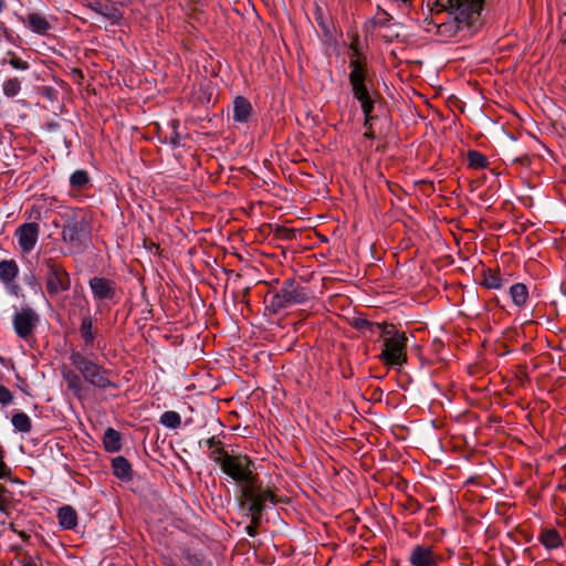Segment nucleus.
<instances>
[{
	"label": "nucleus",
	"mask_w": 566,
	"mask_h": 566,
	"mask_svg": "<svg viewBox=\"0 0 566 566\" xmlns=\"http://www.w3.org/2000/svg\"><path fill=\"white\" fill-rule=\"evenodd\" d=\"M484 0H429L422 29L442 42L461 40L482 27Z\"/></svg>",
	"instance_id": "obj_1"
},
{
	"label": "nucleus",
	"mask_w": 566,
	"mask_h": 566,
	"mask_svg": "<svg viewBox=\"0 0 566 566\" xmlns=\"http://www.w3.org/2000/svg\"><path fill=\"white\" fill-rule=\"evenodd\" d=\"M221 470L238 483L242 506L253 515V522L256 523L262 517L266 503H275V494L259 481L254 461L247 454H232L223 461Z\"/></svg>",
	"instance_id": "obj_2"
},
{
	"label": "nucleus",
	"mask_w": 566,
	"mask_h": 566,
	"mask_svg": "<svg viewBox=\"0 0 566 566\" xmlns=\"http://www.w3.org/2000/svg\"><path fill=\"white\" fill-rule=\"evenodd\" d=\"M349 84L354 97L359 102L361 111L364 113V126L366 132L364 137L368 139L374 138V132L369 125L373 118L371 113L374 111V99L367 86V70L365 63L358 57V50L353 49V53L349 56Z\"/></svg>",
	"instance_id": "obj_3"
},
{
	"label": "nucleus",
	"mask_w": 566,
	"mask_h": 566,
	"mask_svg": "<svg viewBox=\"0 0 566 566\" xmlns=\"http://www.w3.org/2000/svg\"><path fill=\"white\" fill-rule=\"evenodd\" d=\"M64 224L62 227L61 238L67 247V254L82 253L91 237V231L87 221L84 217L71 208H67L63 213Z\"/></svg>",
	"instance_id": "obj_4"
},
{
	"label": "nucleus",
	"mask_w": 566,
	"mask_h": 566,
	"mask_svg": "<svg viewBox=\"0 0 566 566\" xmlns=\"http://www.w3.org/2000/svg\"><path fill=\"white\" fill-rule=\"evenodd\" d=\"M384 338L379 359L388 367L402 366L407 361V336L392 325L382 328Z\"/></svg>",
	"instance_id": "obj_5"
},
{
	"label": "nucleus",
	"mask_w": 566,
	"mask_h": 566,
	"mask_svg": "<svg viewBox=\"0 0 566 566\" xmlns=\"http://www.w3.org/2000/svg\"><path fill=\"white\" fill-rule=\"evenodd\" d=\"M310 300V293L306 287L295 283L293 280H286L281 289L274 293L270 301L268 308L277 314L294 305H301Z\"/></svg>",
	"instance_id": "obj_6"
},
{
	"label": "nucleus",
	"mask_w": 566,
	"mask_h": 566,
	"mask_svg": "<svg viewBox=\"0 0 566 566\" xmlns=\"http://www.w3.org/2000/svg\"><path fill=\"white\" fill-rule=\"evenodd\" d=\"M70 361L91 385L98 388H108L114 386L108 378V371L94 360L85 357L81 352H72L70 355Z\"/></svg>",
	"instance_id": "obj_7"
},
{
	"label": "nucleus",
	"mask_w": 566,
	"mask_h": 566,
	"mask_svg": "<svg viewBox=\"0 0 566 566\" xmlns=\"http://www.w3.org/2000/svg\"><path fill=\"white\" fill-rule=\"evenodd\" d=\"M39 322V314L30 306L15 308L12 317L13 329L22 339H28L33 334Z\"/></svg>",
	"instance_id": "obj_8"
},
{
	"label": "nucleus",
	"mask_w": 566,
	"mask_h": 566,
	"mask_svg": "<svg viewBox=\"0 0 566 566\" xmlns=\"http://www.w3.org/2000/svg\"><path fill=\"white\" fill-rule=\"evenodd\" d=\"M40 227L35 222H25L19 226L14 232L19 249L22 253H30L39 240Z\"/></svg>",
	"instance_id": "obj_9"
},
{
	"label": "nucleus",
	"mask_w": 566,
	"mask_h": 566,
	"mask_svg": "<svg viewBox=\"0 0 566 566\" xmlns=\"http://www.w3.org/2000/svg\"><path fill=\"white\" fill-rule=\"evenodd\" d=\"M70 289V276L67 272L59 265L50 264L46 276V290L50 294H59Z\"/></svg>",
	"instance_id": "obj_10"
},
{
	"label": "nucleus",
	"mask_w": 566,
	"mask_h": 566,
	"mask_svg": "<svg viewBox=\"0 0 566 566\" xmlns=\"http://www.w3.org/2000/svg\"><path fill=\"white\" fill-rule=\"evenodd\" d=\"M88 285L97 303L112 301L116 295V283L113 280L94 276L88 281Z\"/></svg>",
	"instance_id": "obj_11"
},
{
	"label": "nucleus",
	"mask_w": 566,
	"mask_h": 566,
	"mask_svg": "<svg viewBox=\"0 0 566 566\" xmlns=\"http://www.w3.org/2000/svg\"><path fill=\"white\" fill-rule=\"evenodd\" d=\"M441 558L432 546L416 545L409 556L411 566H438Z\"/></svg>",
	"instance_id": "obj_12"
},
{
	"label": "nucleus",
	"mask_w": 566,
	"mask_h": 566,
	"mask_svg": "<svg viewBox=\"0 0 566 566\" xmlns=\"http://www.w3.org/2000/svg\"><path fill=\"white\" fill-rule=\"evenodd\" d=\"M24 22L28 29L40 35L48 34L52 28L49 20L40 13H29Z\"/></svg>",
	"instance_id": "obj_13"
},
{
	"label": "nucleus",
	"mask_w": 566,
	"mask_h": 566,
	"mask_svg": "<svg viewBox=\"0 0 566 566\" xmlns=\"http://www.w3.org/2000/svg\"><path fill=\"white\" fill-rule=\"evenodd\" d=\"M251 114V103L243 96L235 97L233 102V120L235 123L245 124L248 123Z\"/></svg>",
	"instance_id": "obj_14"
},
{
	"label": "nucleus",
	"mask_w": 566,
	"mask_h": 566,
	"mask_svg": "<svg viewBox=\"0 0 566 566\" xmlns=\"http://www.w3.org/2000/svg\"><path fill=\"white\" fill-rule=\"evenodd\" d=\"M112 469L114 475L122 481H130L133 478L132 465L128 460L118 455L112 460Z\"/></svg>",
	"instance_id": "obj_15"
},
{
	"label": "nucleus",
	"mask_w": 566,
	"mask_h": 566,
	"mask_svg": "<svg viewBox=\"0 0 566 566\" xmlns=\"http://www.w3.org/2000/svg\"><path fill=\"white\" fill-rule=\"evenodd\" d=\"M102 442L106 452H118L122 449V434L109 427L104 431Z\"/></svg>",
	"instance_id": "obj_16"
},
{
	"label": "nucleus",
	"mask_w": 566,
	"mask_h": 566,
	"mask_svg": "<svg viewBox=\"0 0 566 566\" xmlns=\"http://www.w3.org/2000/svg\"><path fill=\"white\" fill-rule=\"evenodd\" d=\"M59 524L64 530H74L77 526V514L71 505H64L57 511Z\"/></svg>",
	"instance_id": "obj_17"
},
{
	"label": "nucleus",
	"mask_w": 566,
	"mask_h": 566,
	"mask_svg": "<svg viewBox=\"0 0 566 566\" xmlns=\"http://www.w3.org/2000/svg\"><path fill=\"white\" fill-rule=\"evenodd\" d=\"M80 334L87 349L94 347L96 332L93 329V319L91 316H84L81 319Z\"/></svg>",
	"instance_id": "obj_18"
},
{
	"label": "nucleus",
	"mask_w": 566,
	"mask_h": 566,
	"mask_svg": "<svg viewBox=\"0 0 566 566\" xmlns=\"http://www.w3.org/2000/svg\"><path fill=\"white\" fill-rule=\"evenodd\" d=\"M539 543L548 551L563 546V539L555 528H546L539 534Z\"/></svg>",
	"instance_id": "obj_19"
},
{
	"label": "nucleus",
	"mask_w": 566,
	"mask_h": 566,
	"mask_svg": "<svg viewBox=\"0 0 566 566\" xmlns=\"http://www.w3.org/2000/svg\"><path fill=\"white\" fill-rule=\"evenodd\" d=\"M513 304L518 308H524L528 301V289L523 283H515L509 290Z\"/></svg>",
	"instance_id": "obj_20"
},
{
	"label": "nucleus",
	"mask_w": 566,
	"mask_h": 566,
	"mask_svg": "<svg viewBox=\"0 0 566 566\" xmlns=\"http://www.w3.org/2000/svg\"><path fill=\"white\" fill-rule=\"evenodd\" d=\"M87 8L92 10L93 12L111 19L113 21H118L120 18V12L118 9L112 7V6H105L101 3L99 1H93L87 4Z\"/></svg>",
	"instance_id": "obj_21"
},
{
	"label": "nucleus",
	"mask_w": 566,
	"mask_h": 566,
	"mask_svg": "<svg viewBox=\"0 0 566 566\" xmlns=\"http://www.w3.org/2000/svg\"><path fill=\"white\" fill-rule=\"evenodd\" d=\"M63 378L66 381L67 388L76 396L80 397L83 391V384L80 375L73 370L63 373Z\"/></svg>",
	"instance_id": "obj_22"
},
{
	"label": "nucleus",
	"mask_w": 566,
	"mask_h": 566,
	"mask_svg": "<svg viewBox=\"0 0 566 566\" xmlns=\"http://www.w3.org/2000/svg\"><path fill=\"white\" fill-rule=\"evenodd\" d=\"M482 285L488 289L499 290L504 285V279L500 272L488 270L483 273Z\"/></svg>",
	"instance_id": "obj_23"
},
{
	"label": "nucleus",
	"mask_w": 566,
	"mask_h": 566,
	"mask_svg": "<svg viewBox=\"0 0 566 566\" xmlns=\"http://www.w3.org/2000/svg\"><path fill=\"white\" fill-rule=\"evenodd\" d=\"M11 422L19 432L27 433L31 430V419L25 412H15L11 418Z\"/></svg>",
	"instance_id": "obj_24"
},
{
	"label": "nucleus",
	"mask_w": 566,
	"mask_h": 566,
	"mask_svg": "<svg viewBox=\"0 0 566 566\" xmlns=\"http://www.w3.org/2000/svg\"><path fill=\"white\" fill-rule=\"evenodd\" d=\"M159 423L168 429H177L181 424V417L177 411H165L159 418Z\"/></svg>",
	"instance_id": "obj_25"
},
{
	"label": "nucleus",
	"mask_w": 566,
	"mask_h": 566,
	"mask_svg": "<svg viewBox=\"0 0 566 566\" xmlns=\"http://www.w3.org/2000/svg\"><path fill=\"white\" fill-rule=\"evenodd\" d=\"M90 182V176L86 170H75L70 177V185L73 188L82 189Z\"/></svg>",
	"instance_id": "obj_26"
},
{
	"label": "nucleus",
	"mask_w": 566,
	"mask_h": 566,
	"mask_svg": "<svg viewBox=\"0 0 566 566\" xmlns=\"http://www.w3.org/2000/svg\"><path fill=\"white\" fill-rule=\"evenodd\" d=\"M19 273L15 261H2V282L12 281Z\"/></svg>",
	"instance_id": "obj_27"
},
{
	"label": "nucleus",
	"mask_w": 566,
	"mask_h": 566,
	"mask_svg": "<svg viewBox=\"0 0 566 566\" xmlns=\"http://www.w3.org/2000/svg\"><path fill=\"white\" fill-rule=\"evenodd\" d=\"M9 63L13 69L15 70H27L29 67L28 62L23 61L22 59L15 56L13 53L8 52L2 57V64Z\"/></svg>",
	"instance_id": "obj_28"
},
{
	"label": "nucleus",
	"mask_w": 566,
	"mask_h": 566,
	"mask_svg": "<svg viewBox=\"0 0 566 566\" xmlns=\"http://www.w3.org/2000/svg\"><path fill=\"white\" fill-rule=\"evenodd\" d=\"M232 454L228 453L222 444L219 446L218 448H214L213 450H211L209 452V459L212 460L213 462H216L220 469L222 468V463L223 461L227 459V458H230Z\"/></svg>",
	"instance_id": "obj_29"
},
{
	"label": "nucleus",
	"mask_w": 566,
	"mask_h": 566,
	"mask_svg": "<svg viewBox=\"0 0 566 566\" xmlns=\"http://www.w3.org/2000/svg\"><path fill=\"white\" fill-rule=\"evenodd\" d=\"M21 82L18 78H10L3 84V93L9 96H15L20 91Z\"/></svg>",
	"instance_id": "obj_30"
},
{
	"label": "nucleus",
	"mask_w": 566,
	"mask_h": 566,
	"mask_svg": "<svg viewBox=\"0 0 566 566\" xmlns=\"http://www.w3.org/2000/svg\"><path fill=\"white\" fill-rule=\"evenodd\" d=\"M469 161L470 165L482 168L486 164V158L481 153L473 150L469 153Z\"/></svg>",
	"instance_id": "obj_31"
},
{
	"label": "nucleus",
	"mask_w": 566,
	"mask_h": 566,
	"mask_svg": "<svg viewBox=\"0 0 566 566\" xmlns=\"http://www.w3.org/2000/svg\"><path fill=\"white\" fill-rule=\"evenodd\" d=\"M3 283L6 284V289L10 294L19 296L21 289L17 283L13 282V280Z\"/></svg>",
	"instance_id": "obj_32"
},
{
	"label": "nucleus",
	"mask_w": 566,
	"mask_h": 566,
	"mask_svg": "<svg viewBox=\"0 0 566 566\" xmlns=\"http://www.w3.org/2000/svg\"><path fill=\"white\" fill-rule=\"evenodd\" d=\"M171 125H172V128H174V133H172V135L170 137V144L172 146H178L179 145V134L176 132V128L178 126V122L177 120H172Z\"/></svg>",
	"instance_id": "obj_33"
},
{
	"label": "nucleus",
	"mask_w": 566,
	"mask_h": 566,
	"mask_svg": "<svg viewBox=\"0 0 566 566\" xmlns=\"http://www.w3.org/2000/svg\"><path fill=\"white\" fill-rule=\"evenodd\" d=\"M221 444V440L217 437H211L206 440V446L210 449V451L213 450L214 448H218Z\"/></svg>",
	"instance_id": "obj_34"
},
{
	"label": "nucleus",
	"mask_w": 566,
	"mask_h": 566,
	"mask_svg": "<svg viewBox=\"0 0 566 566\" xmlns=\"http://www.w3.org/2000/svg\"><path fill=\"white\" fill-rule=\"evenodd\" d=\"M248 513L251 515V524L247 527V532L250 536H255V534H256L255 528L259 525L261 517L255 523V522H253V515L249 511H248Z\"/></svg>",
	"instance_id": "obj_35"
},
{
	"label": "nucleus",
	"mask_w": 566,
	"mask_h": 566,
	"mask_svg": "<svg viewBox=\"0 0 566 566\" xmlns=\"http://www.w3.org/2000/svg\"><path fill=\"white\" fill-rule=\"evenodd\" d=\"M12 400V395L9 389L2 386V406L8 405Z\"/></svg>",
	"instance_id": "obj_36"
},
{
	"label": "nucleus",
	"mask_w": 566,
	"mask_h": 566,
	"mask_svg": "<svg viewBox=\"0 0 566 566\" xmlns=\"http://www.w3.org/2000/svg\"><path fill=\"white\" fill-rule=\"evenodd\" d=\"M22 566H36V564L31 557H28L22 560Z\"/></svg>",
	"instance_id": "obj_37"
},
{
	"label": "nucleus",
	"mask_w": 566,
	"mask_h": 566,
	"mask_svg": "<svg viewBox=\"0 0 566 566\" xmlns=\"http://www.w3.org/2000/svg\"><path fill=\"white\" fill-rule=\"evenodd\" d=\"M1 476H2V480L6 479V467L4 464L2 463V473H1Z\"/></svg>",
	"instance_id": "obj_38"
},
{
	"label": "nucleus",
	"mask_w": 566,
	"mask_h": 566,
	"mask_svg": "<svg viewBox=\"0 0 566 566\" xmlns=\"http://www.w3.org/2000/svg\"><path fill=\"white\" fill-rule=\"evenodd\" d=\"M8 528H9L10 531H12V532H15V530L13 528V524H12V523H9Z\"/></svg>",
	"instance_id": "obj_39"
},
{
	"label": "nucleus",
	"mask_w": 566,
	"mask_h": 566,
	"mask_svg": "<svg viewBox=\"0 0 566 566\" xmlns=\"http://www.w3.org/2000/svg\"><path fill=\"white\" fill-rule=\"evenodd\" d=\"M563 43L566 45V31L564 32L563 34V39H562Z\"/></svg>",
	"instance_id": "obj_40"
},
{
	"label": "nucleus",
	"mask_w": 566,
	"mask_h": 566,
	"mask_svg": "<svg viewBox=\"0 0 566 566\" xmlns=\"http://www.w3.org/2000/svg\"><path fill=\"white\" fill-rule=\"evenodd\" d=\"M4 521L1 522V525L4 526ZM7 531V528L2 527V534Z\"/></svg>",
	"instance_id": "obj_41"
},
{
	"label": "nucleus",
	"mask_w": 566,
	"mask_h": 566,
	"mask_svg": "<svg viewBox=\"0 0 566 566\" xmlns=\"http://www.w3.org/2000/svg\"><path fill=\"white\" fill-rule=\"evenodd\" d=\"M385 15L387 17V18H386V21H389L388 12H385Z\"/></svg>",
	"instance_id": "obj_42"
}]
</instances>
